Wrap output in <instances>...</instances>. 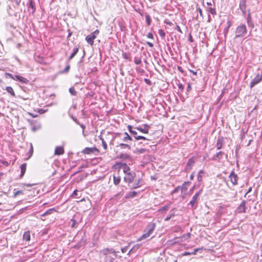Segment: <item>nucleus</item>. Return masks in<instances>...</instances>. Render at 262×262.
I'll list each match as a JSON object with an SVG mask.
<instances>
[{
    "instance_id": "obj_1",
    "label": "nucleus",
    "mask_w": 262,
    "mask_h": 262,
    "mask_svg": "<svg viewBox=\"0 0 262 262\" xmlns=\"http://www.w3.org/2000/svg\"><path fill=\"white\" fill-rule=\"evenodd\" d=\"M116 256L115 251L113 248H104L99 252L100 262H114Z\"/></svg>"
},
{
    "instance_id": "obj_2",
    "label": "nucleus",
    "mask_w": 262,
    "mask_h": 262,
    "mask_svg": "<svg viewBox=\"0 0 262 262\" xmlns=\"http://www.w3.org/2000/svg\"><path fill=\"white\" fill-rule=\"evenodd\" d=\"M156 227V224L154 223H149L147 226L146 227L144 233L140 237V238L138 239V241H141V239H146L149 237L153 231H154Z\"/></svg>"
},
{
    "instance_id": "obj_3",
    "label": "nucleus",
    "mask_w": 262,
    "mask_h": 262,
    "mask_svg": "<svg viewBox=\"0 0 262 262\" xmlns=\"http://www.w3.org/2000/svg\"><path fill=\"white\" fill-rule=\"evenodd\" d=\"M247 33V29L245 24L237 27L235 32V38L244 37Z\"/></svg>"
},
{
    "instance_id": "obj_4",
    "label": "nucleus",
    "mask_w": 262,
    "mask_h": 262,
    "mask_svg": "<svg viewBox=\"0 0 262 262\" xmlns=\"http://www.w3.org/2000/svg\"><path fill=\"white\" fill-rule=\"evenodd\" d=\"M190 235L191 234L190 233H187L186 234H184L181 236L176 237L173 239L170 240V242L172 243L171 245L179 244L188 239L190 237Z\"/></svg>"
},
{
    "instance_id": "obj_5",
    "label": "nucleus",
    "mask_w": 262,
    "mask_h": 262,
    "mask_svg": "<svg viewBox=\"0 0 262 262\" xmlns=\"http://www.w3.org/2000/svg\"><path fill=\"white\" fill-rule=\"evenodd\" d=\"M99 33V31L98 29L96 30L90 34L86 36L85 40L91 46H93L94 44V40L96 38Z\"/></svg>"
},
{
    "instance_id": "obj_6",
    "label": "nucleus",
    "mask_w": 262,
    "mask_h": 262,
    "mask_svg": "<svg viewBox=\"0 0 262 262\" xmlns=\"http://www.w3.org/2000/svg\"><path fill=\"white\" fill-rule=\"evenodd\" d=\"M262 80V75L257 73L256 76L251 80L250 83V88H253L255 85L260 83Z\"/></svg>"
},
{
    "instance_id": "obj_7",
    "label": "nucleus",
    "mask_w": 262,
    "mask_h": 262,
    "mask_svg": "<svg viewBox=\"0 0 262 262\" xmlns=\"http://www.w3.org/2000/svg\"><path fill=\"white\" fill-rule=\"evenodd\" d=\"M135 177L136 173L133 171H131L125 174V176L124 177V181L126 183H130L133 181Z\"/></svg>"
},
{
    "instance_id": "obj_8",
    "label": "nucleus",
    "mask_w": 262,
    "mask_h": 262,
    "mask_svg": "<svg viewBox=\"0 0 262 262\" xmlns=\"http://www.w3.org/2000/svg\"><path fill=\"white\" fill-rule=\"evenodd\" d=\"M229 178L231 182L233 185H236L237 184V180L238 178L237 175L235 173L234 170L231 171L229 176Z\"/></svg>"
},
{
    "instance_id": "obj_9",
    "label": "nucleus",
    "mask_w": 262,
    "mask_h": 262,
    "mask_svg": "<svg viewBox=\"0 0 262 262\" xmlns=\"http://www.w3.org/2000/svg\"><path fill=\"white\" fill-rule=\"evenodd\" d=\"M246 202L245 200H243L240 205L237 207L236 209V212L238 213H242L246 212Z\"/></svg>"
},
{
    "instance_id": "obj_10",
    "label": "nucleus",
    "mask_w": 262,
    "mask_h": 262,
    "mask_svg": "<svg viewBox=\"0 0 262 262\" xmlns=\"http://www.w3.org/2000/svg\"><path fill=\"white\" fill-rule=\"evenodd\" d=\"M246 2L247 0H240L239 5V9L243 12L244 15H245L246 13Z\"/></svg>"
},
{
    "instance_id": "obj_11",
    "label": "nucleus",
    "mask_w": 262,
    "mask_h": 262,
    "mask_svg": "<svg viewBox=\"0 0 262 262\" xmlns=\"http://www.w3.org/2000/svg\"><path fill=\"white\" fill-rule=\"evenodd\" d=\"M202 189H200L198 192H196L192 197L191 200L189 202V204L192 207L194 205L196 200L198 199L199 195H200Z\"/></svg>"
},
{
    "instance_id": "obj_12",
    "label": "nucleus",
    "mask_w": 262,
    "mask_h": 262,
    "mask_svg": "<svg viewBox=\"0 0 262 262\" xmlns=\"http://www.w3.org/2000/svg\"><path fill=\"white\" fill-rule=\"evenodd\" d=\"M144 128H142L141 127H136V129L138 130L139 131L141 132V133H144V134H148L149 132V129L150 128L149 125L144 124Z\"/></svg>"
},
{
    "instance_id": "obj_13",
    "label": "nucleus",
    "mask_w": 262,
    "mask_h": 262,
    "mask_svg": "<svg viewBox=\"0 0 262 262\" xmlns=\"http://www.w3.org/2000/svg\"><path fill=\"white\" fill-rule=\"evenodd\" d=\"M131 134L134 136L135 139L136 140H139L140 139L144 140H149V139L146 138V137L142 136H138L137 135V133L136 131H131Z\"/></svg>"
},
{
    "instance_id": "obj_14",
    "label": "nucleus",
    "mask_w": 262,
    "mask_h": 262,
    "mask_svg": "<svg viewBox=\"0 0 262 262\" xmlns=\"http://www.w3.org/2000/svg\"><path fill=\"white\" fill-rule=\"evenodd\" d=\"M224 154V152L223 151H220L214 155L212 159L214 161H219L221 159L223 158Z\"/></svg>"
},
{
    "instance_id": "obj_15",
    "label": "nucleus",
    "mask_w": 262,
    "mask_h": 262,
    "mask_svg": "<svg viewBox=\"0 0 262 262\" xmlns=\"http://www.w3.org/2000/svg\"><path fill=\"white\" fill-rule=\"evenodd\" d=\"M120 168L122 169L124 173L126 174L131 172L129 167L126 163H122L120 166Z\"/></svg>"
},
{
    "instance_id": "obj_16",
    "label": "nucleus",
    "mask_w": 262,
    "mask_h": 262,
    "mask_svg": "<svg viewBox=\"0 0 262 262\" xmlns=\"http://www.w3.org/2000/svg\"><path fill=\"white\" fill-rule=\"evenodd\" d=\"M64 153V149L62 146H57L55 149V155H61Z\"/></svg>"
},
{
    "instance_id": "obj_17",
    "label": "nucleus",
    "mask_w": 262,
    "mask_h": 262,
    "mask_svg": "<svg viewBox=\"0 0 262 262\" xmlns=\"http://www.w3.org/2000/svg\"><path fill=\"white\" fill-rule=\"evenodd\" d=\"M97 149L95 147H86L83 150L82 152L84 154H90L91 153H93Z\"/></svg>"
},
{
    "instance_id": "obj_18",
    "label": "nucleus",
    "mask_w": 262,
    "mask_h": 262,
    "mask_svg": "<svg viewBox=\"0 0 262 262\" xmlns=\"http://www.w3.org/2000/svg\"><path fill=\"white\" fill-rule=\"evenodd\" d=\"M123 136L122 141L124 142L128 143L129 141L132 140V138L126 132L124 133Z\"/></svg>"
},
{
    "instance_id": "obj_19",
    "label": "nucleus",
    "mask_w": 262,
    "mask_h": 262,
    "mask_svg": "<svg viewBox=\"0 0 262 262\" xmlns=\"http://www.w3.org/2000/svg\"><path fill=\"white\" fill-rule=\"evenodd\" d=\"M117 146L120 147L121 149H125L126 148L128 150L131 149L130 145L129 144H128L127 143H119Z\"/></svg>"
},
{
    "instance_id": "obj_20",
    "label": "nucleus",
    "mask_w": 262,
    "mask_h": 262,
    "mask_svg": "<svg viewBox=\"0 0 262 262\" xmlns=\"http://www.w3.org/2000/svg\"><path fill=\"white\" fill-rule=\"evenodd\" d=\"M223 143V139L222 137H219L217 139L216 147L217 150L221 149Z\"/></svg>"
},
{
    "instance_id": "obj_21",
    "label": "nucleus",
    "mask_w": 262,
    "mask_h": 262,
    "mask_svg": "<svg viewBox=\"0 0 262 262\" xmlns=\"http://www.w3.org/2000/svg\"><path fill=\"white\" fill-rule=\"evenodd\" d=\"M190 184L189 182H185L182 186H180L181 188V191L182 193L186 192L187 190V185Z\"/></svg>"
},
{
    "instance_id": "obj_22",
    "label": "nucleus",
    "mask_w": 262,
    "mask_h": 262,
    "mask_svg": "<svg viewBox=\"0 0 262 262\" xmlns=\"http://www.w3.org/2000/svg\"><path fill=\"white\" fill-rule=\"evenodd\" d=\"M26 167H27V164L26 163H23L20 165V178H22L24 175L25 173L26 170Z\"/></svg>"
},
{
    "instance_id": "obj_23",
    "label": "nucleus",
    "mask_w": 262,
    "mask_h": 262,
    "mask_svg": "<svg viewBox=\"0 0 262 262\" xmlns=\"http://www.w3.org/2000/svg\"><path fill=\"white\" fill-rule=\"evenodd\" d=\"M23 240L28 242L30 240V231H26L23 234Z\"/></svg>"
},
{
    "instance_id": "obj_24",
    "label": "nucleus",
    "mask_w": 262,
    "mask_h": 262,
    "mask_svg": "<svg viewBox=\"0 0 262 262\" xmlns=\"http://www.w3.org/2000/svg\"><path fill=\"white\" fill-rule=\"evenodd\" d=\"M6 90L7 92L9 93L13 97H15V93L13 91V88L11 86H7L6 88Z\"/></svg>"
},
{
    "instance_id": "obj_25",
    "label": "nucleus",
    "mask_w": 262,
    "mask_h": 262,
    "mask_svg": "<svg viewBox=\"0 0 262 262\" xmlns=\"http://www.w3.org/2000/svg\"><path fill=\"white\" fill-rule=\"evenodd\" d=\"M78 50H79V49L78 47L74 48L72 53L71 54V55L70 56V57L69 58V60H71L77 54V53L78 52Z\"/></svg>"
},
{
    "instance_id": "obj_26",
    "label": "nucleus",
    "mask_w": 262,
    "mask_h": 262,
    "mask_svg": "<svg viewBox=\"0 0 262 262\" xmlns=\"http://www.w3.org/2000/svg\"><path fill=\"white\" fill-rule=\"evenodd\" d=\"M204 171L203 170H200L198 172L197 179L199 182L202 181V174H204Z\"/></svg>"
},
{
    "instance_id": "obj_27",
    "label": "nucleus",
    "mask_w": 262,
    "mask_h": 262,
    "mask_svg": "<svg viewBox=\"0 0 262 262\" xmlns=\"http://www.w3.org/2000/svg\"><path fill=\"white\" fill-rule=\"evenodd\" d=\"M18 80L19 81L21 82V83H25V84H27L29 82V80L27 78H26L23 76H19Z\"/></svg>"
},
{
    "instance_id": "obj_28",
    "label": "nucleus",
    "mask_w": 262,
    "mask_h": 262,
    "mask_svg": "<svg viewBox=\"0 0 262 262\" xmlns=\"http://www.w3.org/2000/svg\"><path fill=\"white\" fill-rule=\"evenodd\" d=\"M71 222H72V224L71 225L72 228H76L77 227V225L78 224L77 222L74 218H72L71 220Z\"/></svg>"
},
{
    "instance_id": "obj_29",
    "label": "nucleus",
    "mask_w": 262,
    "mask_h": 262,
    "mask_svg": "<svg viewBox=\"0 0 262 262\" xmlns=\"http://www.w3.org/2000/svg\"><path fill=\"white\" fill-rule=\"evenodd\" d=\"M173 216H174V213L172 210H171L169 212V215H168L165 219V221H169Z\"/></svg>"
},
{
    "instance_id": "obj_30",
    "label": "nucleus",
    "mask_w": 262,
    "mask_h": 262,
    "mask_svg": "<svg viewBox=\"0 0 262 262\" xmlns=\"http://www.w3.org/2000/svg\"><path fill=\"white\" fill-rule=\"evenodd\" d=\"M120 176H118V177H116V176H114V184H115L116 185H117L118 184H119L120 182Z\"/></svg>"
},
{
    "instance_id": "obj_31",
    "label": "nucleus",
    "mask_w": 262,
    "mask_h": 262,
    "mask_svg": "<svg viewBox=\"0 0 262 262\" xmlns=\"http://www.w3.org/2000/svg\"><path fill=\"white\" fill-rule=\"evenodd\" d=\"M119 157L123 160H126L129 158V156L127 154H120Z\"/></svg>"
},
{
    "instance_id": "obj_32",
    "label": "nucleus",
    "mask_w": 262,
    "mask_h": 262,
    "mask_svg": "<svg viewBox=\"0 0 262 262\" xmlns=\"http://www.w3.org/2000/svg\"><path fill=\"white\" fill-rule=\"evenodd\" d=\"M138 193L136 191H130L127 196V198H133L137 196Z\"/></svg>"
},
{
    "instance_id": "obj_33",
    "label": "nucleus",
    "mask_w": 262,
    "mask_h": 262,
    "mask_svg": "<svg viewBox=\"0 0 262 262\" xmlns=\"http://www.w3.org/2000/svg\"><path fill=\"white\" fill-rule=\"evenodd\" d=\"M194 163V161L192 159H189L187 163V167H189L190 168Z\"/></svg>"
},
{
    "instance_id": "obj_34",
    "label": "nucleus",
    "mask_w": 262,
    "mask_h": 262,
    "mask_svg": "<svg viewBox=\"0 0 262 262\" xmlns=\"http://www.w3.org/2000/svg\"><path fill=\"white\" fill-rule=\"evenodd\" d=\"M145 19H146V23L147 24V25L149 26L151 24V18H150V16H149V15H148V14H146L145 15Z\"/></svg>"
},
{
    "instance_id": "obj_35",
    "label": "nucleus",
    "mask_w": 262,
    "mask_h": 262,
    "mask_svg": "<svg viewBox=\"0 0 262 262\" xmlns=\"http://www.w3.org/2000/svg\"><path fill=\"white\" fill-rule=\"evenodd\" d=\"M55 209L54 208H51L47 210L43 214V215H47L50 214H51L53 212L55 211Z\"/></svg>"
},
{
    "instance_id": "obj_36",
    "label": "nucleus",
    "mask_w": 262,
    "mask_h": 262,
    "mask_svg": "<svg viewBox=\"0 0 262 262\" xmlns=\"http://www.w3.org/2000/svg\"><path fill=\"white\" fill-rule=\"evenodd\" d=\"M69 92L73 96H76L77 95V92L75 90V89L73 87L70 88L69 89Z\"/></svg>"
},
{
    "instance_id": "obj_37",
    "label": "nucleus",
    "mask_w": 262,
    "mask_h": 262,
    "mask_svg": "<svg viewBox=\"0 0 262 262\" xmlns=\"http://www.w3.org/2000/svg\"><path fill=\"white\" fill-rule=\"evenodd\" d=\"M169 205H165V206L162 207L161 208H160L159 209V211L161 212H163V211H166L169 209Z\"/></svg>"
},
{
    "instance_id": "obj_38",
    "label": "nucleus",
    "mask_w": 262,
    "mask_h": 262,
    "mask_svg": "<svg viewBox=\"0 0 262 262\" xmlns=\"http://www.w3.org/2000/svg\"><path fill=\"white\" fill-rule=\"evenodd\" d=\"M141 58H138V57H135V58H134V62L135 64H140L141 63Z\"/></svg>"
},
{
    "instance_id": "obj_39",
    "label": "nucleus",
    "mask_w": 262,
    "mask_h": 262,
    "mask_svg": "<svg viewBox=\"0 0 262 262\" xmlns=\"http://www.w3.org/2000/svg\"><path fill=\"white\" fill-rule=\"evenodd\" d=\"M33 153V145H32V143H30V148L29 152H28V154L29 155L28 158H30L32 156Z\"/></svg>"
},
{
    "instance_id": "obj_40",
    "label": "nucleus",
    "mask_w": 262,
    "mask_h": 262,
    "mask_svg": "<svg viewBox=\"0 0 262 262\" xmlns=\"http://www.w3.org/2000/svg\"><path fill=\"white\" fill-rule=\"evenodd\" d=\"M247 22L248 26V27L249 28H251V29L254 28V25L253 23V22L252 21V19L251 20H247Z\"/></svg>"
},
{
    "instance_id": "obj_41",
    "label": "nucleus",
    "mask_w": 262,
    "mask_h": 262,
    "mask_svg": "<svg viewBox=\"0 0 262 262\" xmlns=\"http://www.w3.org/2000/svg\"><path fill=\"white\" fill-rule=\"evenodd\" d=\"M29 8H31V9H32V13L34 12L35 9L34 8V5H33V2H32V0L30 1V2H29Z\"/></svg>"
},
{
    "instance_id": "obj_42",
    "label": "nucleus",
    "mask_w": 262,
    "mask_h": 262,
    "mask_svg": "<svg viewBox=\"0 0 262 262\" xmlns=\"http://www.w3.org/2000/svg\"><path fill=\"white\" fill-rule=\"evenodd\" d=\"M158 33L161 37L164 38L165 37V33L163 30H162V29L159 30Z\"/></svg>"
},
{
    "instance_id": "obj_43",
    "label": "nucleus",
    "mask_w": 262,
    "mask_h": 262,
    "mask_svg": "<svg viewBox=\"0 0 262 262\" xmlns=\"http://www.w3.org/2000/svg\"><path fill=\"white\" fill-rule=\"evenodd\" d=\"M70 69V66L68 63L67 65V66L66 67V68H64V69L61 72V73H64L68 72L69 71Z\"/></svg>"
},
{
    "instance_id": "obj_44",
    "label": "nucleus",
    "mask_w": 262,
    "mask_h": 262,
    "mask_svg": "<svg viewBox=\"0 0 262 262\" xmlns=\"http://www.w3.org/2000/svg\"><path fill=\"white\" fill-rule=\"evenodd\" d=\"M140 179H138L137 182L135 184L134 186L133 187L132 189H136L140 186Z\"/></svg>"
},
{
    "instance_id": "obj_45",
    "label": "nucleus",
    "mask_w": 262,
    "mask_h": 262,
    "mask_svg": "<svg viewBox=\"0 0 262 262\" xmlns=\"http://www.w3.org/2000/svg\"><path fill=\"white\" fill-rule=\"evenodd\" d=\"M228 25L227 27L224 30V32L225 34H226L228 33V30L231 26V24L229 21H228Z\"/></svg>"
},
{
    "instance_id": "obj_46",
    "label": "nucleus",
    "mask_w": 262,
    "mask_h": 262,
    "mask_svg": "<svg viewBox=\"0 0 262 262\" xmlns=\"http://www.w3.org/2000/svg\"><path fill=\"white\" fill-rule=\"evenodd\" d=\"M181 187L180 186H177L172 192H171V194H173V193H177L180 190H181L180 189Z\"/></svg>"
},
{
    "instance_id": "obj_47",
    "label": "nucleus",
    "mask_w": 262,
    "mask_h": 262,
    "mask_svg": "<svg viewBox=\"0 0 262 262\" xmlns=\"http://www.w3.org/2000/svg\"><path fill=\"white\" fill-rule=\"evenodd\" d=\"M20 194H23V192L21 190H17L14 193L13 197L15 198L18 195Z\"/></svg>"
},
{
    "instance_id": "obj_48",
    "label": "nucleus",
    "mask_w": 262,
    "mask_h": 262,
    "mask_svg": "<svg viewBox=\"0 0 262 262\" xmlns=\"http://www.w3.org/2000/svg\"><path fill=\"white\" fill-rule=\"evenodd\" d=\"M208 11L212 15L216 14V11L214 8H209Z\"/></svg>"
},
{
    "instance_id": "obj_49",
    "label": "nucleus",
    "mask_w": 262,
    "mask_h": 262,
    "mask_svg": "<svg viewBox=\"0 0 262 262\" xmlns=\"http://www.w3.org/2000/svg\"><path fill=\"white\" fill-rule=\"evenodd\" d=\"M146 151V149L145 148H140L137 149V153L139 154H143L145 153Z\"/></svg>"
},
{
    "instance_id": "obj_50",
    "label": "nucleus",
    "mask_w": 262,
    "mask_h": 262,
    "mask_svg": "<svg viewBox=\"0 0 262 262\" xmlns=\"http://www.w3.org/2000/svg\"><path fill=\"white\" fill-rule=\"evenodd\" d=\"M196 11H198L200 16L202 17V18H203V12H202V9H201V8L200 7H198L196 8Z\"/></svg>"
},
{
    "instance_id": "obj_51",
    "label": "nucleus",
    "mask_w": 262,
    "mask_h": 262,
    "mask_svg": "<svg viewBox=\"0 0 262 262\" xmlns=\"http://www.w3.org/2000/svg\"><path fill=\"white\" fill-rule=\"evenodd\" d=\"M102 146L103 147V148L106 150L107 149V144L106 143V142L104 141V140H103V142H102Z\"/></svg>"
},
{
    "instance_id": "obj_52",
    "label": "nucleus",
    "mask_w": 262,
    "mask_h": 262,
    "mask_svg": "<svg viewBox=\"0 0 262 262\" xmlns=\"http://www.w3.org/2000/svg\"><path fill=\"white\" fill-rule=\"evenodd\" d=\"M203 249V248H196V249H195L193 251V252H192V254H195L196 253V252H198L200 250H202Z\"/></svg>"
},
{
    "instance_id": "obj_53",
    "label": "nucleus",
    "mask_w": 262,
    "mask_h": 262,
    "mask_svg": "<svg viewBox=\"0 0 262 262\" xmlns=\"http://www.w3.org/2000/svg\"><path fill=\"white\" fill-rule=\"evenodd\" d=\"M164 23V24H167V25H168L169 26L173 25V24L171 21H169L168 20H165Z\"/></svg>"
},
{
    "instance_id": "obj_54",
    "label": "nucleus",
    "mask_w": 262,
    "mask_h": 262,
    "mask_svg": "<svg viewBox=\"0 0 262 262\" xmlns=\"http://www.w3.org/2000/svg\"><path fill=\"white\" fill-rule=\"evenodd\" d=\"M178 86L181 91H183L184 90V86L182 83H179L178 84Z\"/></svg>"
},
{
    "instance_id": "obj_55",
    "label": "nucleus",
    "mask_w": 262,
    "mask_h": 262,
    "mask_svg": "<svg viewBox=\"0 0 262 262\" xmlns=\"http://www.w3.org/2000/svg\"><path fill=\"white\" fill-rule=\"evenodd\" d=\"M246 19H247V21L252 19L251 17V14H250V10H249L248 14L247 16L246 17Z\"/></svg>"
},
{
    "instance_id": "obj_56",
    "label": "nucleus",
    "mask_w": 262,
    "mask_h": 262,
    "mask_svg": "<svg viewBox=\"0 0 262 262\" xmlns=\"http://www.w3.org/2000/svg\"><path fill=\"white\" fill-rule=\"evenodd\" d=\"M176 29L180 33H182V31L179 25L176 26Z\"/></svg>"
},
{
    "instance_id": "obj_57",
    "label": "nucleus",
    "mask_w": 262,
    "mask_h": 262,
    "mask_svg": "<svg viewBox=\"0 0 262 262\" xmlns=\"http://www.w3.org/2000/svg\"><path fill=\"white\" fill-rule=\"evenodd\" d=\"M6 75L9 77V78H11L12 79H15L14 77H13L14 75H13L12 74H10V73H6Z\"/></svg>"
},
{
    "instance_id": "obj_58",
    "label": "nucleus",
    "mask_w": 262,
    "mask_h": 262,
    "mask_svg": "<svg viewBox=\"0 0 262 262\" xmlns=\"http://www.w3.org/2000/svg\"><path fill=\"white\" fill-rule=\"evenodd\" d=\"M147 37L149 38H153V35L151 33H148L147 35Z\"/></svg>"
},
{
    "instance_id": "obj_59",
    "label": "nucleus",
    "mask_w": 262,
    "mask_h": 262,
    "mask_svg": "<svg viewBox=\"0 0 262 262\" xmlns=\"http://www.w3.org/2000/svg\"><path fill=\"white\" fill-rule=\"evenodd\" d=\"M72 118L73 120H74V121L76 123H77V124H79V122L78 120L76 118H75L74 117H72Z\"/></svg>"
},
{
    "instance_id": "obj_60",
    "label": "nucleus",
    "mask_w": 262,
    "mask_h": 262,
    "mask_svg": "<svg viewBox=\"0 0 262 262\" xmlns=\"http://www.w3.org/2000/svg\"><path fill=\"white\" fill-rule=\"evenodd\" d=\"M190 254H192V253H190L189 252L186 251L184 253H183V255L187 256V255H189Z\"/></svg>"
},
{
    "instance_id": "obj_61",
    "label": "nucleus",
    "mask_w": 262,
    "mask_h": 262,
    "mask_svg": "<svg viewBox=\"0 0 262 262\" xmlns=\"http://www.w3.org/2000/svg\"><path fill=\"white\" fill-rule=\"evenodd\" d=\"M77 192L78 191L77 190H75L72 193V196H76L77 194Z\"/></svg>"
},
{
    "instance_id": "obj_62",
    "label": "nucleus",
    "mask_w": 262,
    "mask_h": 262,
    "mask_svg": "<svg viewBox=\"0 0 262 262\" xmlns=\"http://www.w3.org/2000/svg\"><path fill=\"white\" fill-rule=\"evenodd\" d=\"M123 57H124V58H125V59H128V57H129V55H128V54H127V53H124V54H123Z\"/></svg>"
},
{
    "instance_id": "obj_63",
    "label": "nucleus",
    "mask_w": 262,
    "mask_h": 262,
    "mask_svg": "<svg viewBox=\"0 0 262 262\" xmlns=\"http://www.w3.org/2000/svg\"><path fill=\"white\" fill-rule=\"evenodd\" d=\"M2 163L5 166H8L9 165V163L8 161H3Z\"/></svg>"
},
{
    "instance_id": "obj_64",
    "label": "nucleus",
    "mask_w": 262,
    "mask_h": 262,
    "mask_svg": "<svg viewBox=\"0 0 262 262\" xmlns=\"http://www.w3.org/2000/svg\"><path fill=\"white\" fill-rule=\"evenodd\" d=\"M146 44L150 47L152 48L153 47L154 45L151 42H150L149 41L146 42Z\"/></svg>"
}]
</instances>
